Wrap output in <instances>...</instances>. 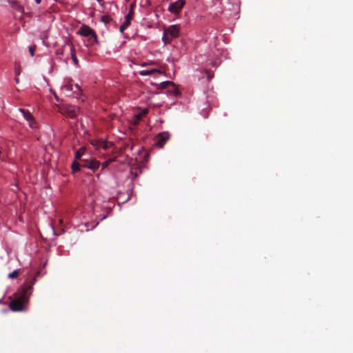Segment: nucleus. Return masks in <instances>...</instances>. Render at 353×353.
I'll return each mask as SVG.
<instances>
[{
	"mask_svg": "<svg viewBox=\"0 0 353 353\" xmlns=\"http://www.w3.org/2000/svg\"><path fill=\"white\" fill-rule=\"evenodd\" d=\"M59 111L63 115L67 116L71 119H74L79 111V108L71 105H65L60 107Z\"/></svg>",
	"mask_w": 353,
	"mask_h": 353,
	"instance_id": "3",
	"label": "nucleus"
},
{
	"mask_svg": "<svg viewBox=\"0 0 353 353\" xmlns=\"http://www.w3.org/2000/svg\"><path fill=\"white\" fill-rule=\"evenodd\" d=\"M169 134L168 132H161L159 133L154 139L155 145L157 146L162 148L167 141L169 139Z\"/></svg>",
	"mask_w": 353,
	"mask_h": 353,
	"instance_id": "7",
	"label": "nucleus"
},
{
	"mask_svg": "<svg viewBox=\"0 0 353 353\" xmlns=\"http://www.w3.org/2000/svg\"><path fill=\"white\" fill-rule=\"evenodd\" d=\"M130 21H131L130 20H128V19H125V21H124V23H123V24L124 25V26H125V28H127V27H128V26H129V25L130 24Z\"/></svg>",
	"mask_w": 353,
	"mask_h": 353,
	"instance_id": "24",
	"label": "nucleus"
},
{
	"mask_svg": "<svg viewBox=\"0 0 353 353\" xmlns=\"http://www.w3.org/2000/svg\"><path fill=\"white\" fill-rule=\"evenodd\" d=\"M3 303V299H0V304Z\"/></svg>",
	"mask_w": 353,
	"mask_h": 353,
	"instance_id": "33",
	"label": "nucleus"
},
{
	"mask_svg": "<svg viewBox=\"0 0 353 353\" xmlns=\"http://www.w3.org/2000/svg\"><path fill=\"white\" fill-rule=\"evenodd\" d=\"M28 17H30V13L26 14Z\"/></svg>",
	"mask_w": 353,
	"mask_h": 353,
	"instance_id": "34",
	"label": "nucleus"
},
{
	"mask_svg": "<svg viewBox=\"0 0 353 353\" xmlns=\"http://www.w3.org/2000/svg\"><path fill=\"white\" fill-rule=\"evenodd\" d=\"M19 73H20V72H19V71L18 70H17V69H16V70H15V74H16V75H19Z\"/></svg>",
	"mask_w": 353,
	"mask_h": 353,
	"instance_id": "28",
	"label": "nucleus"
},
{
	"mask_svg": "<svg viewBox=\"0 0 353 353\" xmlns=\"http://www.w3.org/2000/svg\"><path fill=\"white\" fill-rule=\"evenodd\" d=\"M19 112H21L22 113L25 119L29 122L30 127L34 128L35 122H34V117L32 115V114L28 110H26L24 109L20 108V109H19Z\"/></svg>",
	"mask_w": 353,
	"mask_h": 353,
	"instance_id": "8",
	"label": "nucleus"
},
{
	"mask_svg": "<svg viewBox=\"0 0 353 353\" xmlns=\"http://www.w3.org/2000/svg\"><path fill=\"white\" fill-rule=\"evenodd\" d=\"M94 32V30L88 26H82L79 30V34L87 37H90Z\"/></svg>",
	"mask_w": 353,
	"mask_h": 353,
	"instance_id": "9",
	"label": "nucleus"
},
{
	"mask_svg": "<svg viewBox=\"0 0 353 353\" xmlns=\"http://www.w3.org/2000/svg\"><path fill=\"white\" fill-rule=\"evenodd\" d=\"M180 26L171 25L163 30L162 41L165 45L169 44L174 39L178 38L180 34Z\"/></svg>",
	"mask_w": 353,
	"mask_h": 353,
	"instance_id": "2",
	"label": "nucleus"
},
{
	"mask_svg": "<svg viewBox=\"0 0 353 353\" xmlns=\"http://www.w3.org/2000/svg\"><path fill=\"white\" fill-rule=\"evenodd\" d=\"M148 113V110L147 108H144L141 110L140 112L135 114V120L136 123H138L139 121L142 119L143 117H145Z\"/></svg>",
	"mask_w": 353,
	"mask_h": 353,
	"instance_id": "11",
	"label": "nucleus"
},
{
	"mask_svg": "<svg viewBox=\"0 0 353 353\" xmlns=\"http://www.w3.org/2000/svg\"><path fill=\"white\" fill-rule=\"evenodd\" d=\"M159 88L163 90H166L170 95L177 96L179 94L177 86L172 81H167L162 82L159 85Z\"/></svg>",
	"mask_w": 353,
	"mask_h": 353,
	"instance_id": "4",
	"label": "nucleus"
},
{
	"mask_svg": "<svg viewBox=\"0 0 353 353\" xmlns=\"http://www.w3.org/2000/svg\"><path fill=\"white\" fill-rule=\"evenodd\" d=\"M40 272L37 271L34 276L30 274L26 279L23 285L19 290V292L14 294V299L10 304V309L13 312H20L24 310L25 305L28 302L31 290L36 283V277L39 276Z\"/></svg>",
	"mask_w": 353,
	"mask_h": 353,
	"instance_id": "1",
	"label": "nucleus"
},
{
	"mask_svg": "<svg viewBox=\"0 0 353 353\" xmlns=\"http://www.w3.org/2000/svg\"><path fill=\"white\" fill-rule=\"evenodd\" d=\"M41 0H35L36 3H37V4L40 3H41Z\"/></svg>",
	"mask_w": 353,
	"mask_h": 353,
	"instance_id": "30",
	"label": "nucleus"
},
{
	"mask_svg": "<svg viewBox=\"0 0 353 353\" xmlns=\"http://www.w3.org/2000/svg\"><path fill=\"white\" fill-rule=\"evenodd\" d=\"M10 6H11V7H12L13 9H14V10H16L19 11V12H21V13H22V14H24V10H23V8L21 5H19V3L17 1H12V2L10 3Z\"/></svg>",
	"mask_w": 353,
	"mask_h": 353,
	"instance_id": "12",
	"label": "nucleus"
},
{
	"mask_svg": "<svg viewBox=\"0 0 353 353\" xmlns=\"http://www.w3.org/2000/svg\"><path fill=\"white\" fill-rule=\"evenodd\" d=\"M55 98H56L57 101H59L58 97H57L56 95H55Z\"/></svg>",
	"mask_w": 353,
	"mask_h": 353,
	"instance_id": "35",
	"label": "nucleus"
},
{
	"mask_svg": "<svg viewBox=\"0 0 353 353\" xmlns=\"http://www.w3.org/2000/svg\"><path fill=\"white\" fill-rule=\"evenodd\" d=\"M156 72L161 73L160 70H159L158 69H152V70H149L141 71L140 74H141V75L146 76V75H151Z\"/></svg>",
	"mask_w": 353,
	"mask_h": 353,
	"instance_id": "14",
	"label": "nucleus"
},
{
	"mask_svg": "<svg viewBox=\"0 0 353 353\" xmlns=\"http://www.w3.org/2000/svg\"><path fill=\"white\" fill-rule=\"evenodd\" d=\"M88 41L90 45H94L95 43H98L97 41V35L96 32H94L90 37H88Z\"/></svg>",
	"mask_w": 353,
	"mask_h": 353,
	"instance_id": "16",
	"label": "nucleus"
},
{
	"mask_svg": "<svg viewBox=\"0 0 353 353\" xmlns=\"http://www.w3.org/2000/svg\"><path fill=\"white\" fill-rule=\"evenodd\" d=\"M75 87H76L78 90H79V89H80V88H79V86L78 85V84H76V85H75Z\"/></svg>",
	"mask_w": 353,
	"mask_h": 353,
	"instance_id": "32",
	"label": "nucleus"
},
{
	"mask_svg": "<svg viewBox=\"0 0 353 353\" xmlns=\"http://www.w3.org/2000/svg\"><path fill=\"white\" fill-rule=\"evenodd\" d=\"M57 53L59 54H63V50H57Z\"/></svg>",
	"mask_w": 353,
	"mask_h": 353,
	"instance_id": "26",
	"label": "nucleus"
},
{
	"mask_svg": "<svg viewBox=\"0 0 353 353\" xmlns=\"http://www.w3.org/2000/svg\"><path fill=\"white\" fill-rule=\"evenodd\" d=\"M20 274H21V270L19 269L15 270L12 272L10 273L8 275V277L10 279H13L17 278Z\"/></svg>",
	"mask_w": 353,
	"mask_h": 353,
	"instance_id": "17",
	"label": "nucleus"
},
{
	"mask_svg": "<svg viewBox=\"0 0 353 353\" xmlns=\"http://www.w3.org/2000/svg\"><path fill=\"white\" fill-rule=\"evenodd\" d=\"M14 81H15V82H16L17 83H19V78H18V77H15V78H14Z\"/></svg>",
	"mask_w": 353,
	"mask_h": 353,
	"instance_id": "27",
	"label": "nucleus"
},
{
	"mask_svg": "<svg viewBox=\"0 0 353 353\" xmlns=\"http://www.w3.org/2000/svg\"><path fill=\"white\" fill-rule=\"evenodd\" d=\"M212 67H216V63L215 62H212Z\"/></svg>",
	"mask_w": 353,
	"mask_h": 353,
	"instance_id": "31",
	"label": "nucleus"
},
{
	"mask_svg": "<svg viewBox=\"0 0 353 353\" xmlns=\"http://www.w3.org/2000/svg\"><path fill=\"white\" fill-rule=\"evenodd\" d=\"M126 28H125V27L124 26V25H123V24H122V25L120 26V28H119V30H120V32H123L124 31V30H125Z\"/></svg>",
	"mask_w": 353,
	"mask_h": 353,
	"instance_id": "25",
	"label": "nucleus"
},
{
	"mask_svg": "<svg viewBox=\"0 0 353 353\" xmlns=\"http://www.w3.org/2000/svg\"><path fill=\"white\" fill-rule=\"evenodd\" d=\"M114 159H109L108 161H105L103 163H102V169H105L108 166L110 162H112Z\"/></svg>",
	"mask_w": 353,
	"mask_h": 353,
	"instance_id": "22",
	"label": "nucleus"
},
{
	"mask_svg": "<svg viewBox=\"0 0 353 353\" xmlns=\"http://www.w3.org/2000/svg\"><path fill=\"white\" fill-rule=\"evenodd\" d=\"M35 49H36V46H29V52L30 54V55L32 57L34 56V51H35Z\"/></svg>",
	"mask_w": 353,
	"mask_h": 353,
	"instance_id": "21",
	"label": "nucleus"
},
{
	"mask_svg": "<svg viewBox=\"0 0 353 353\" xmlns=\"http://www.w3.org/2000/svg\"><path fill=\"white\" fill-rule=\"evenodd\" d=\"M85 149L82 147L75 152V160H82L81 157L83 155Z\"/></svg>",
	"mask_w": 353,
	"mask_h": 353,
	"instance_id": "15",
	"label": "nucleus"
},
{
	"mask_svg": "<svg viewBox=\"0 0 353 353\" xmlns=\"http://www.w3.org/2000/svg\"><path fill=\"white\" fill-rule=\"evenodd\" d=\"M185 4V0H178L175 2L171 3L168 8V10L172 14H179Z\"/></svg>",
	"mask_w": 353,
	"mask_h": 353,
	"instance_id": "5",
	"label": "nucleus"
},
{
	"mask_svg": "<svg viewBox=\"0 0 353 353\" xmlns=\"http://www.w3.org/2000/svg\"><path fill=\"white\" fill-rule=\"evenodd\" d=\"M132 9H133V5L131 4L130 5V10L129 13L125 16V19H128V20H130V21L132 20V17H133V10H132Z\"/></svg>",
	"mask_w": 353,
	"mask_h": 353,
	"instance_id": "18",
	"label": "nucleus"
},
{
	"mask_svg": "<svg viewBox=\"0 0 353 353\" xmlns=\"http://www.w3.org/2000/svg\"><path fill=\"white\" fill-rule=\"evenodd\" d=\"M101 148L104 149V150H107L108 148V143H105V142H101Z\"/></svg>",
	"mask_w": 353,
	"mask_h": 353,
	"instance_id": "23",
	"label": "nucleus"
},
{
	"mask_svg": "<svg viewBox=\"0 0 353 353\" xmlns=\"http://www.w3.org/2000/svg\"><path fill=\"white\" fill-rule=\"evenodd\" d=\"M205 74L208 81H210L214 77V74L208 70H205Z\"/></svg>",
	"mask_w": 353,
	"mask_h": 353,
	"instance_id": "19",
	"label": "nucleus"
},
{
	"mask_svg": "<svg viewBox=\"0 0 353 353\" xmlns=\"http://www.w3.org/2000/svg\"><path fill=\"white\" fill-rule=\"evenodd\" d=\"M100 165V163L98 161L92 160V159H82L81 160V166L83 168H87L88 169L92 170V171H96Z\"/></svg>",
	"mask_w": 353,
	"mask_h": 353,
	"instance_id": "6",
	"label": "nucleus"
},
{
	"mask_svg": "<svg viewBox=\"0 0 353 353\" xmlns=\"http://www.w3.org/2000/svg\"><path fill=\"white\" fill-rule=\"evenodd\" d=\"M71 167H72V173H75V172H78L80 170L81 167H82L81 166V162L79 163V162H78V160H75L72 163V166Z\"/></svg>",
	"mask_w": 353,
	"mask_h": 353,
	"instance_id": "13",
	"label": "nucleus"
},
{
	"mask_svg": "<svg viewBox=\"0 0 353 353\" xmlns=\"http://www.w3.org/2000/svg\"><path fill=\"white\" fill-rule=\"evenodd\" d=\"M67 90H71V85H65Z\"/></svg>",
	"mask_w": 353,
	"mask_h": 353,
	"instance_id": "29",
	"label": "nucleus"
},
{
	"mask_svg": "<svg viewBox=\"0 0 353 353\" xmlns=\"http://www.w3.org/2000/svg\"><path fill=\"white\" fill-rule=\"evenodd\" d=\"M101 142H103L102 141H96L94 142H92V145L97 148V149L101 148Z\"/></svg>",
	"mask_w": 353,
	"mask_h": 353,
	"instance_id": "20",
	"label": "nucleus"
},
{
	"mask_svg": "<svg viewBox=\"0 0 353 353\" xmlns=\"http://www.w3.org/2000/svg\"><path fill=\"white\" fill-rule=\"evenodd\" d=\"M68 46L69 48H70V54H71V58L74 62V63L76 65H78L79 64V60L76 56V54H75V49L73 46L72 44H70V43H66L65 45V48Z\"/></svg>",
	"mask_w": 353,
	"mask_h": 353,
	"instance_id": "10",
	"label": "nucleus"
}]
</instances>
